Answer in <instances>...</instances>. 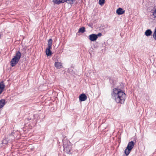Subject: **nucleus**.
Wrapping results in <instances>:
<instances>
[{
    "mask_svg": "<svg viewBox=\"0 0 156 156\" xmlns=\"http://www.w3.org/2000/svg\"><path fill=\"white\" fill-rule=\"evenodd\" d=\"M112 95V98L116 103L120 104L124 103L126 95L122 90L119 89L114 88L113 89Z\"/></svg>",
    "mask_w": 156,
    "mask_h": 156,
    "instance_id": "f257e3e1",
    "label": "nucleus"
},
{
    "mask_svg": "<svg viewBox=\"0 0 156 156\" xmlns=\"http://www.w3.org/2000/svg\"><path fill=\"white\" fill-rule=\"evenodd\" d=\"M64 151L67 153L70 152L71 148V144L68 140H63Z\"/></svg>",
    "mask_w": 156,
    "mask_h": 156,
    "instance_id": "f03ea898",
    "label": "nucleus"
},
{
    "mask_svg": "<svg viewBox=\"0 0 156 156\" xmlns=\"http://www.w3.org/2000/svg\"><path fill=\"white\" fill-rule=\"evenodd\" d=\"M134 145L135 143L133 141L129 142L128 143L127 146L124 151V153L126 156L129 155L134 147Z\"/></svg>",
    "mask_w": 156,
    "mask_h": 156,
    "instance_id": "7ed1b4c3",
    "label": "nucleus"
},
{
    "mask_svg": "<svg viewBox=\"0 0 156 156\" xmlns=\"http://www.w3.org/2000/svg\"><path fill=\"white\" fill-rule=\"evenodd\" d=\"M13 138V136L12 135H10L9 137L4 139L2 141V143L3 144H6L9 141L11 142Z\"/></svg>",
    "mask_w": 156,
    "mask_h": 156,
    "instance_id": "20e7f679",
    "label": "nucleus"
},
{
    "mask_svg": "<svg viewBox=\"0 0 156 156\" xmlns=\"http://www.w3.org/2000/svg\"><path fill=\"white\" fill-rule=\"evenodd\" d=\"M19 61V60L17 59L16 58H13L10 62L11 66L12 67L15 66L16 64H17Z\"/></svg>",
    "mask_w": 156,
    "mask_h": 156,
    "instance_id": "39448f33",
    "label": "nucleus"
},
{
    "mask_svg": "<svg viewBox=\"0 0 156 156\" xmlns=\"http://www.w3.org/2000/svg\"><path fill=\"white\" fill-rule=\"evenodd\" d=\"M89 37V39L91 41H95L98 38L97 35L94 34L90 35Z\"/></svg>",
    "mask_w": 156,
    "mask_h": 156,
    "instance_id": "423d86ee",
    "label": "nucleus"
},
{
    "mask_svg": "<svg viewBox=\"0 0 156 156\" xmlns=\"http://www.w3.org/2000/svg\"><path fill=\"white\" fill-rule=\"evenodd\" d=\"M79 100L81 101H86L87 99V96L84 94H82L80 96Z\"/></svg>",
    "mask_w": 156,
    "mask_h": 156,
    "instance_id": "0eeeda50",
    "label": "nucleus"
},
{
    "mask_svg": "<svg viewBox=\"0 0 156 156\" xmlns=\"http://www.w3.org/2000/svg\"><path fill=\"white\" fill-rule=\"evenodd\" d=\"M5 87V85L3 81H2L0 83V94L3 91Z\"/></svg>",
    "mask_w": 156,
    "mask_h": 156,
    "instance_id": "6e6552de",
    "label": "nucleus"
},
{
    "mask_svg": "<svg viewBox=\"0 0 156 156\" xmlns=\"http://www.w3.org/2000/svg\"><path fill=\"white\" fill-rule=\"evenodd\" d=\"M21 53L19 51H17L16 52L14 58L19 60L21 58Z\"/></svg>",
    "mask_w": 156,
    "mask_h": 156,
    "instance_id": "1a4fd4ad",
    "label": "nucleus"
},
{
    "mask_svg": "<svg viewBox=\"0 0 156 156\" xmlns=\"http://www.w3.org/2000/svg\"><path fill=\"white\" fill-rule=\"evenodd\" d=\"M116 12L118 15H122L125 13V11L123 10L122 8H120L117 9Z\"/></svg>",
    "mask_w": 156,
    "mask_h": 156,
    "instance_id": "9d476101",
    "label": "nucleus"
},
{
    "mask_svg": "<svg viewBox=\"0 0 156 156\" xmlns=\"http://www.w3.org/2000/svg\"><path fill=\"white\" fill-rule=\"evenodd\" d=\"M51 48H47L46 50V54L48 56H50L52 55L51 51L50 50Z\"/></svg>",
    "mask_w": 156,
    "mask_h": 156,
    "instance_id": "9b49d317",
    "label": "nucleus"
},
{
    "mask_svg": "<svg viewBox=\"0 0 156 156\" xmlns=\"http://www.w3.org/2000/svg\"><path fill=\"white\" fill-rule=\"evenodd\" d=\"M53 2L54 4H59L61 3H63L65 2L64 0H53Z\"/></svg>",
    "mask_w": 156,
    "mask_h": 156,
    "instance_id": "f8f14e48",
    "label": "nucleus"
},
{
    "mask_svg": "<svg viewBox=\"0 0 156 156\" xmlns=\"http://www.w3.org/2000/svg\"><path fill=\"white\" fill-rule=\"evenodd\" d=\"M55 66L57 68L60 69L62 68V66L61 62H57L55 63Z\"/></svg>",
    "mask_w": 156,
    "mask_h": 156,
    "instance_id": "ddd939ff",
    "label": "nucleus"
},
{
    "mask_svg": "<svg viewBox=\"0 0 156 156\" xmlns=\"http://www.w3.org/2000/svg\"><path fill=\"white\" fill-rule=\"evenodd\" d=\"M5 104V100L4 99H1L0 100V109L3 107Z\"/></svg>",
    "mask_w": 156,
    "mask_h": 156,
    "instance_id": "4468645a",
    "label": "nucleus"
},
{
    "mask_svg": "<svg viewBox=\"0 0 156 156\" xmlns=\"http://www.w3.org/2000/svg\"><path fill=\"white\" fill-rule=\"evenodd\" d=\"M152 33V32L151 30L150 29H148L146 31L145 34L147 36H149Z\"/></svg>",
    "mask_w": 156,
    "mask_h": 156,
    "instance_id": "2eb2a0df",
    "label": "nucleus"
},
{
    "mask_svg": "<svg viewBox=\"0 0 156 156\" xmlns=\"http://www.w3.org/2000/svg\"><path fill=\"white\" fill-rule=\"evenodd\" d=\"M52 43V40L50 39L48 41V47L49 48H51V46Z\"/></svg>",
    "mask_w": 156,
    "mask_h": 156,
    "instance_id": "dca6fc26",
    "label": "nucleus"
},
{
    "mask_svg": "<svg viewBox=\"0 0 156 156\" xmlns=\"http://www.w3.org/2000/svg\"><path fill=\"white\" fill-rule=\"evenodd\" d=\"M65 2H66L68 4H73L74 2H75V0H64Z\"/></svg>",
    "mask_w": 156,
    "mask_h": 156,
    "instance_id": "f3484780",
    "label": "nucleus"
},
{
    "mask_svg": "<svg viewBox=\"0 0 156 156\" xmlns=\"http://www.w3.org/2000/svg\"><path fill=\"white\" fill-rule=\"evenodd\" d=\"M85 31V28L84 27L80 28L78 30L79 33H83Z\"/></svg>",
    "mask_w": 156,
    "mask_h": 156,
    "instance_id": "a211bd4d",
    "label": "nucleus"
},
{
    "mask_svg": "<svg viewBox=\"0 0 156 156\" xmlns=\"http://www.w3.org/2000/svg\"><path fill=\"white\" fill-rule=\"evenodd\" d=\"M105 0H99V4L101 5H102L105 3Z\"/></svg>",
    "mask_w": 156,
    "mask_h": 156,
    "instance_id": "6ab92c4d",
    "label": "nucleus"
},
{
    "mask_svg": "<svg viewBox=\"0 0 156 156\" xmlns=\"http://www.w3.org/2000/svg\"><path fill=\"white\" fill-rule=\"evenodd\" d=\"M153 36L154 39L156 40V28H155L154 32L153 34Z\"/></svg>",
    "mask_w": 156,
    "mask_h": 156,
    "instance_id": "aec40b11",
    "label": "nucleus"
},
{
    "mask_svg": "<svg viewBox=\"0 0 156 156\" xmlns=\"http://www.w3.org/2000/svg\"><path fill=\"white\" fill-rule=\"evenodd\" d=\"M153 15L155 17H156V8L154 12Z\"/></svg>",
    "mask_w": 156,
    "mask_h": 156,
    "instance_id": "412c9836",
    "label": "nucleus"
},
{
    "mask_svg": "<svg viewBox=\"0 0 156 156\" xmlns=\"http://www.w3.org/2000/svg\"><path fill=\"white\" fill-rule=\"evenodd\" d=\"M102 35V34L101 33H98L97 35V37H98V36L100 37Z\"/></svg>",
    "mask_w": 156,
    "mask_h": 156,
    "instance_id": "4be33fe9",
    "label": "nucleus"
},
{
    "mask_svg": "<svg viewBox=\"0 0 156 156\" xmlns=\"http://www.w3.org/2000/svg\"><path fill=\"white\" fill-rule=\"evenodd\" d=\"M1 35H0V38H1Z\"/></svg>",
    "mask_w": 156,
    "mask_h": 156,
    "instance_id": "5701e85b",
    "label": "nucleus"
}]
</instances>
